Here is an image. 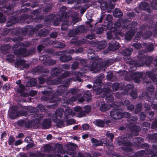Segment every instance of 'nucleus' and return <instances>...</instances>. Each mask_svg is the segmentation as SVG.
Segmentation results:
<instances>
[{"label":"nucleus","mask_w":157,"mask_h":157,"mask_svg":"<svg viewBox=\"0 0 157 157\" xmlns=\"http://www.w3.org/2000/svg\"><path fill=\"white\" fill-rule=\"evenodd\" d=\"M139 7L141 9L147 10L149 13L151 12L149 6L146 2L141 3L139 6Z\"/></svg>","instance_id":"obj_23"},{"label":"nucleus","mask_w":157,"mask_h":157,"mask_svg":"<svg viewBox=\"0 0 157 157\" xmlns=\"http://www.w3.org/2000/svg\"><path fill=\"white\" fill-rule=\"evenodd\" d=\"M19 88L18 89H17V91L20 93H22V92L24 90L25 87L22 84H20L19 86Z\"/></svg>","instance_id":"obj_45"},{"label":"nucleus","mask_w":157,"mask_h":157,"mask_svg":"<svg viewBox=\"0 0 157 157\" xmlns=\"http://www.w3.org/2000/svg\"><path fill=\"white\" fill-rule=\"evenodd\" d=\"M147 74L152 79L155 84H157V75H154L150 72H147Z\"/></svg>","instance_id":"obj_26"},{"label":"nucleus","mask_w":157,"mask_h":157,"mask_svg":"<svg viewBox=\"0 0 157 157\" xmlns=\"http://www.w3.org/2000/svg\"><path fill=\"white\" fill-rule=\"evenodd\" d=\"M142 108V105L141 104H139L137 105L135 110V112L136 113H138L140 112Z\"/></svg>","instance_id":"obj_44"},{"label":"nucleus","mask_w":157,"mask_h":157,"mask_svg":"<svg viewBox=\"0 0 157 157\" xmlns=\"http://www.w3.org/2000/svg\"><path fill=\"white\" fill-rule=\"evenodd\" d=\"M106 136L107 137L110 138L111 141H112V140L114 138V136L113 134L109 133L108 132L106 133Z\"/></svg>","instance_id":"obj_55"},{"label":"nucleus","mask_w":157,"mask_h":157,"mask_svg":"<svg viewBox=\"0 0 157 157\" xmlns=\"http://www.w3.org/2000/svg\"><path fill=\"white\" fill-rule=\"evenodd\" d=\"M52 92V90L51 88H48V90L42 92V93L44 95H49L50 93Z\"/></svg>","instance_id":"obj_50"},{"label":"nucleus","mask_w":157,"mask_h":157,"mask_svg":"<svg viewBox=\"0 0 157 157\" xmlns=\"http://www.w3.org/2000/svg\"><path fill=\"white\" fill-rule=\"evenodd\" d=\"M119 84L117 83H115L113 85V89L114 91H116L117 90L118 86Z\"/></svg>","instance_id":"obj_59"},{"label":"nucleus","mask_w":157,"mask_h":157,"mask_svg":"<svg viewBox=\"0 0 157 157\" xmlns=\"http://www.w3.org/2000/svg\"><path fill=\"white\" fill-rule=\"evenodd\" d=\"M63 21V23L64 22V18H62V17H61V18L59 19H58L55 20L53 22V24L54 25L57 26L59 24L60 21Z\"/></svg>","instance_id":"obj_39"},{"label":"nucleus","mask_w":157,"mask_h":157,"mask_svg":"<svg viewBox=\"0 0 157 157\" xmlns=\"http://www.w3.org/2000/svg\"><path fill=\"white\" fill-rule=\"evenodd\" d=\"M62 54H59L60 55H63V56L60 58V61L63 62H65L70 60L71 57L70 56L68 55L67 53V51H63L62 52Z\"/></svg>","instance_id":"obj_17"},{"label":"nucleus","mask_w":157,"mask_h":157,"mask_svg":"<svg viewBox=\"0 0 157 157\" xmlns=\"http://www.w3.org/2000/svg\"><path fill=\"white\" fill-rule=\"evenodd\" d=\"M71 42V44H74L77 46H79L84 43H86L85 39H81L78 40L77 37L72 39Z\"/></svg>","instance_id":"obj_19"},{"label":"nucleus","mask_w":157,"mask_h":157,"mask_svg":"<svg viewBox=\"0 0 157 157\" xmlns=\"http://www.w3.org/2000/svg\"><path fill=\"white\" fill-rule=\"evenodd\" d=\"M15 141V140L13 137L10 136L9 138L8 143L9 145H12L13 144L14 142Z\"/></svg>","instance_id":"obj_52"},{"label":"nucleus","mask_w":157,"mask_h":157,"mask_svg":"<svg viewBox=\"0 0 157 157\" xmlns=\"http://www.w3.org/2000/svg\"><path fill=\"white\" fill-rule=\"evenodd\" d=\"M79 60L80 62L81 63L82 67L80 68V71L78 72L77 73H75L74 74V75L77 78L76 79H74L73 80L75 81L78 80L79 82H81V80L79 78H78L83 76L84 75L83 74V73L86 72L88 71L89 68L88 67L85 66V64L86 63V60L81 59Z\"/></svg>","instance_id":"obj_5"},{"label":"nucleus","mask_w":157,"mask_h":157,"mask_svg":"<svg viewBox=\"0 0 157 157\" xmlns=\"http://www.w3.org/2000/svg\"><path fill=\"white\" fill-rule=\"evenodd\" d=\"M133 87V86L130 85L128 84L125 87V94H126L128 93V92L129 90V89L132 88Z\"/></svg>","instance_id":"obj_47"},{"label":"nucleus","mask_w":157,"mask_h":157,"mask_svg":"<svg viewBox=\"0 0 157 157\" xmlns=\"http://www.w3.org/2000/svg\"><path fill=\"white\" fill-rule=\"evenodd\" d=\"M84 27L83 25L79 26L75 29H73L70 31L69 33V35L70 36H72L75 35H76L79 33H82L84 32Z\"/></svg>","instance_id":"obj_14"},{"label":"nucleus","mask_w":157,"mask_h":157,"mask_svg":"<svg viewBox=\"0 0 157 157\" xmlns=\"http://www.w3.org/2000/svg\"><path fill=\"white\" fill-rule=\"evenodd\" d=\"M36 80L34 79H31L29 80L26 83V86L29 87L34 86L36 83Z\"/></svg>","instance_id":"obj_32"},{"label":"nucleus","mask_w":157,"mask_h":157,"mask_svg":"<svg viewBox=\"0 0 157 157\" xmlns=\"http://www.w3.org/2000/svg\"><path fill=\"white\" fill-rule=\"evenodd\" d=\"M91 141L94 146H98L101 145V141L97 140L96 139L94 138H92Z\"/></svg>","instance_id":"obj_36"},{"label":"nucleus","mask_w":157,"mask_h":157,"mask_svg":"<svg viewBox=\"0 0 157 157\" xmlns=\"http://www.w3.org/2000/svg\"><path fill=\"white\" fill-rule=\"evenodd\" d=\"M130 95L133 99H135L137 97V94L135 91H132L130 94Z\"/></svg>","instance_id":"obj_51"},{"label":"nucleus","mask_w":157,"mask_h":157,"mask_svg":"<svg viewBox=\"0 0 157 157\" xmlns=\"http://www.w3.org/2000/svg\"><path fill=\"white\" fill-rule=\"evenodd\" d=\"M71 18L72 19V22H73V24L78 22L79 20L78 15L77 13H75L74 15L72 16Z\"/></svg>","instance_id":"obj_37"},{"label":"nucleus","mask_w":157,"mask_h":157,"mask_svg":"<svg viewBox=\"0 0 157 157\" xmlns=\"http://www.w3.org/2000/svg\"><path fill=\"white\" fill-rule=\"evenodd\" d=\"M119 48V44L117 42H112L109 44V48L111 51H114Z\"/></svg>","instance_id":"obj_22"},{"label":"nucleus","mask_w":157,"mask_h":157,"mask_svg":"<svg viewBox=\"0 0 157 157\" xmlns=\"http://www.w3.org/2000/svg\"><path fill=\"white\" fill-rule=\"evenodd\" d=\"M154 88L152 86H151V88L150 89H149V88H148L147 90L149 91V93H148V94H150L151 95V96H149V97L150 98H153L155 97V94L153 92V90Z\"/></svg>","instance_id":"obj_42"},{"label":"nucleus","mask_w":157,"mask_h":157,"mask_svg":"<svg viewBox=\"0 0 157 157\" xmlns=\"http://www.w3.org/2000/svg\"><path fill=\"white\" fill-rule=\"evenodd\" d=\"M78 62H75L72 65L71 68L73 69H75L78 67Z\"/></svg>","instance_id":"obj_54"},{"label":"nucleus","mask_w":157,"mask_h":157,"mask_svg":"<svg viewBox=\"0 0 157 157\" xmlns=\"http://www.w3.org/2000/svg\"><path fill=\"white\" fill-rule=\"evenodd\" d=\"M64 114L65 117L67 118L68 116H72L75 115V113L73 112L72 110L70 107H67L65 110Z\"/></svg>","instance_id":"obj_20"},{"label":"nucleus","mask_w":157,"mask_h":157,"mask_svg":"<svg viewBox=\"0 0 157 157\" xmlns=\"http://www.w3.org/2000/svg\"><path fill=\"white\" fill-rule=\"evenodd\" d=\"M83 96L85 97L87 101H90L91 99V94L89 91H87L84 94Z\"/></svg>","instance_id":"obj_35"},{"label":"nucleus","mask_w":157,"mask_h":157,"mask_svg":"<svg viewBox=\"0 0 157 157\" xmlns=\"http://www.w3.org/2000/svg\"><path fill=\"white\" fill-rule=\"evenodd\" d=\"M63 111V109H58L53 115L52 120L54 122L58 123V125L59 127L65 126L64 121L60 120L62 116Z\"/></svg>","instance_id":"obj_3"},{"label":"nucleus","mask_w":157,"mask_h":157,"mask_svg":"<svg viewBox=\"0 0 157 157\" xmlns=\"http://www.w3.org/2000/svg\"><path fill=\"white\" fill-rule=\"evenodd\" d=\"M51 121L49 119L45 120L42 123V127L44 129H46L49 128L51 126Z\"/></svg>","instance_id":"obj_25"},{"label":"nucleus","mask_w":157,"mask_h":157,"mask_svg":"<svg viewBox=\"0 0 157 157\" xmlns=\"http://www.w3.org/2000/svg\"><path fill=\"white\" fill-rule=\"evenodd\" d=\"M104 30V29L102 27H99L96 31L97 34H100L102 33Z\"/></svg>","instance_id":"obj_53"},{"label":"nucleus","mask_w":157,"mask_h":157,"mask_svg":"<svg viewBox=\"0 0 157 157\" xmlns=\"http://www.w3.org/2000/svg\"><path fill=\"white\" fill-rule=\"evenodd\" d=\"M145 55H140L139 54V57H141V59L136 63H135V67H140L146 64L147 65H149L151 62V57L145 58L144 57Z\"/></svg>","instance_id":"obj_9"},{"label":"nucleus","mask_w":157,"mask_h":157,"mask_svg":"<svg viewBox=\"0 0 157 157\" xmlns=\"http://www.w3.org/2000/svg\"><path fill=\"white\" fill-rule=\"evenodd\" d=\"M74 111H73L74 113H75V115L76 114V113H78V115H77V116L78 117V113L81 112L82 111H81V108L79 106H77L76 107H75L74 108Z\"/></svg>","instance_id":"obj_46"},{"label":"nucleus","mask_w":157,"mask_h":157,"mask_svg":"<svg viewBox=\"0 0 157 157\" xmlns=\"http://www.w3.org/2000/svg\"><path fill=\"white\" fill-rule=\"evenodd\" d=\"M56 44H57L58 46H57V47H58L59 48H63L64 46L65 45L64 43H60L59 42H57Z\"/></svg>","instance_id":"obj_64"},{"label":"nucleus","mask_w":157,"mask_h":157,"mask_svg":"<svg viewBox=\"0 0 157 157\" xmlns=\"http://www.w3.org/2000/svg\"><path fill=\"white\" fill-rule=\"evenodd\" d=\"M95 37L94 34L91 33L87 35L86 36V38L89 39H92L94 38Z\"/></svg>","instance_id":"obj_63"},{"label":"nucleus","mask_w":157,"mask_h":157,"mask_svg":"<svg viewBox=\"0 0 157 157\" xmlns=\"http://www.w3.org/2000/svg\"><path fill=\"white\" fill-rule=\"evenodd\" d=\"M38 108L42 111L45 110V109L44 107L42 105L38 104L37 105Z\"/></svg>","instance_id":"obj_62"},{"label":"nucleus","mask_w":157,"mask_h":157,"mask_svg":"<svg viewBox=\"0 0 157 157\" xmlns=\"http://www.w3.org/2000/svg\"><path fill=\"white\" fill-rule=\"evenodd\" d=\"M132 51V49L130 48L126 49L124 51L122 52V54L125 56L124 58V61L126 63L130 65L134 63V61L132 60V59L130 58L129 56L131 54Z\"/></svg>","instance_id":"obj_10"},{"label":"nucleus","mask_w":157,"mask_h":157,"mask_svg":"<svg viewBox=\"0 0 157 157\" xmlns=\"http://www.w3.org/2000/svg\"><path fill=\"white\" fill-rule=\"evenodd\" d=\"M61 70L57 68H55L52 70L51 71V75L53 76L58 75L61 71Z\"/></svg>","instance_id":"obj_31"},{"label":"nucleus","mask_w":157,"mask_h":157,"mask_svg":"<svg viewBox=\"0 0 157 157\" xmlns=\"http://www.w3.org/2000/svg\"><path fill=\"white\" fill-rule=\"evenodd\" d=\"M147 152H146L144 151H141L136 152L135 155L137 157H142L144 156L145 154H147Z\"/></svg>","instance_id":"obj_38"},{"label":"nucleus","mask_w":157,"mask_h":157,"mask_svg":"<svg viewBox=\"0 0 157 157\" xmlns=\"http://www.w3.org/2000/svg\"><path fill=\"white\" fill-rule=\"evenodd\" d=\"M88 57L90 59H92V61H90V64L91 65L89 67L90 70L93 71L94 73H97L101 69V67H104L109 65L108 63H106L105 62H104L102 63L101 64L97 63L98 62V60H94L93 59L92 56H91L90 57V56H88Z\"/></svg>","instance_id":"obj_2"},{"label":"nucleus","mask_w":157,"mask_h":157,"mask_svg":"<svg viewBox=\"0 0 157 157\" xmlns=\"http://www.w3.org/2000/svg\"><path fill=\"white\" fill-rule=\"evenodd\" d=\"M66 10V7L63 6L60 9L59 13L62 18H64V22L61 25V29L63 30H65L67 29L68 26V22L67 18V14L65 12Z\"/></svg>","instance_id":"obj_8"},{"label":"nucleus","mask_w":157,"mask_h":157,"mask_svg":"<svg viewBox=\"0 0 157 157\" xmlns=\"http://www.w3.org/2000/svg\"><path fill=\"white\" fill-rule=\"evenodd\" d=\"M102 84V83L101 80L96 79L94 83L93 90L95 91H97V94L101 95L102 97L106 96L105 100L108 102H112L114 100V98L112 95L110 94L112 91L109 89L106 88H105L102 90L100 88Z\"/></svg>","instance_id":"obj_1"},{"label":"nucleus","mask_w":157,"mask_h":157,"mask_svg":"<svg viewBox=\"0 0 157 157\" xmlns=\"http://www.w3.org/2000/svg\"><path fill=\"white\" fill-rule=\"evenodd\" d=\"M133 46L136 48L137 49H140L141 47V44L139 43H136L132 45Z\"/></svg>","instance_id":"obj_60"},{"label":"nucleus","mask_w":157,"mask_h":157,"mask_svg":"<svg viewBox=\"0 0 157 157\" xmlns=\"http://www.w3.org/2000/svg\"><path fill=\"white\" fill-rule=\"evenodd\" d=\"M49 33V31L48 30H45L43 31H40L39 33V35L40 36H45Z\"/></svg>","instance_id":"obj_41"},{"label":"nucleus","mask_w":157,"mask_h":157,"mask_svg":"<svg viewBox=\"0 0 157 157\" xmlns=\"http://www.w3.org/2000/svg\"><path fill=\"white\" fill-rule=\"evenodd\" d=\"M69 81L68 80L67 81H64L63 82V85L60 86L58 87L57 91L56 93V95L57 96L61 95L62 94V93L63 92V95L64 93L66 91V88L68 86L69 83Z\"/></svg>","instance_id":"obj_12"},{"label":"nucleus","mask_w":157,"mask_h":157,"mask_svg":"<svg viewBox=\"0 0 157 157\" xmlns=\"http://www.w3.org/2000/svg\"><path fill=\"white\" fill-rule=\"evenodd\" d=\"M25 63V61L23 60L17 61L15 63V67L17 68L19 67L20 70H22L23 68L28 66V65L26 64Z\"/></svg>","instance_id":"obj_18"},{"label":"nucleus","mask_w":157,"mask_h":157,"mask_svg":"<svg viewBox=\"0 0 157 157\" xmlns=\"http://www.w3.org/2000/svg\"><path fill=\"white\" fill-rule=\"evenodd\" d=\"M19 45H22L23 48H21L19 47H17V45H14L13 48V49L14 50L15 54L17 55L19 57V56L21 57L25 56L32 54V53H27V51L24 47V44L23 43H20Z\"/></svg>","instance_id":"obj_7"},{"label":"nucleus","mask_w":157,"mask_h":157,"mask_svg":"<svg viewBox=\"0 0 157 157\" xmlns=\"http://www.w3.org/2000/svg\"><path fill=\"white\" fill-rule=\"evenodd\" d=\"M105 124V122L102 120L98 119L95 121V125L98 127H103L104 126Z\"/></svg>","instance_id":"obj_33"},{"label":"nucleus","mask_w":157,"mask_h":157,"mask_svg":"<svg viewBox=\"0 0 157 157\" xmlns=\"http://www.w3.org/2000/svg\"><path fill=\"white\" fill-rule=\"evenodd\" d=\"M85 111H82L79 113L78 115V117H83L86 113H89L91 110V108L89 105H86L85 107Z\"/></svg>","instance_id":"obj_24"},{"label":"nucleus","mask_w":157,"mask_h":157,"mask_svg":"<svg viewBox=\"0 0 157 157\" xmlns=\"http://www.w3.org/2000/svg\"><path fill=\"white\" fill-rule=\"evenodd\" d=\"M70 74V72H66L63 74L62 77H59L57 78V80H52L51 81L48 80L46 81L47 82L48 84L49 85H53L59 84L62 81L63 79L64 78L66 77L69 75Z\"/></svg>","instance_id":"obj_11"},{"label":"nucleus","mask_w":157,"mask_h":157,"mask_svg":"<svg viewBox=\"0 0 157 157\" xmlns=\"http://www.w3.org/2000/svg\"><path fill=\"white\" fill-rule=\"evenodd\" d=\"M75 121L73 119L67 120L66 121L67 125H70L75 123Z\"/></svg>","instance_id":"obj_48"},{"label":"nucleus","mask_w":157,"mask_h":157,"mask_svg":"<svg viewBox=\"0 0 157 157\" xmlns=\"http://www.w3.org/2000/svg\"><path fill=\"white\" fill-rule=\"evenodd\" d=\"M34 116L36 119L41 118L43 117V115L42 114H39L38 113H35Z\"/></svg>","instance_id":"obj_58"},{"label":"nucleus","mask_w":157,"mask_h":157,"mask_svg":"<svg viewBox=\"0 0 157 157\" xmlns=\"http://www.w3.org/2000/svg\"><path fill=\"white\" fill-rule=\"evenodd\" d=\"M113 14L115 17H120L123 15L122 13L119 9H116L113 11Z\"/></svg>","instance_id":"obj_30"},{"label":"nucleus","mask_w":157,"mask_h":157,"mask_svg":"<svg viewBox=\"0 0 157 157\" xmlns=\"http://www.w3.org/2000/svg\"><path fill=\"white\" fill-rule=\"evenodd\" d=\"M56 63V61L54 60L50 59L46 60L43 62V63L45 65H52Z\"/></svg>","instance_id":"obj_34"},{"label":"nucleus","mask_w":157,"mask_h":157,"mask_svg":"<svg viewBox=\"0 0 157 157\" xmlns=\"http://www.w3.org/2000/svg\"><path fill=\"white\" fill-rule=\"evenodd\" d=\"M17 123L20 126H23L25 124V122L23 120H20L18 121Z\"/></svg>","instance_id":"obj_61"},{"label":"nucleus","mask_w":157,"mask_h":157,"mask_svg":"<svg viewBox=\"0 0 157 157\" xmlns=\"http://www.w3.org/2000/svg\"><path fill=\"white\" fill-rule=\"evenodd\" d=\"M150 32H148L147 33H144L143 35H142V32H139L136 34V37L137 38V40H138L140 39V37L141 36H143L144 38H147L149 37L152 34L153 35L157 34V22L156 23V25L154 28L152 27H149Z\"/></svg>","instance_id":"obj_6"},{"label":"nucleus","mask_w":157,"mask_h":157,"mask_svg":"<svg viewBox=\"0 0 157 157\" xmlns=\"http://www.w3.org/2000/svg\"><path fill=\"white\" fill-rule=\"evenodd\" d=\"M25 113L23 111H21L19 113L17 111H13L9 114V117L10 118L14 119L19 116H25Z\"/></svg>","instance_id":"obj_16"},{"label":"nucleus","mask_w":157,"mask_h":157,"mask_svg":"<svg viewBox=\"0 0 157 157\" xmlns=\"http://www.w3.org/2000/svg\"><path fill=\"white\" fill-rule=\"evenodd\" d=\"M138 119V117L137 116H132L130 118L128 119V121H129L130 120H132V123L134 122V121H136Z\"/></svg>","instance_id":"obj_57"},{"label":"nucleus","mask_w":157,"mask_h":157,"mask_svg":"<svg viewBox=\"0 0 157 157\" xmlns=\"http://www.w3.org/2000/svg\"><path fill=\"white\" fill-rule=\"evenodd\" d=\"M123 24H125L127 25V26H129L128 25L127 21H124L122 20L121 23H120V21H119V22H115L114 24L115 29V30H114V31L113 32L111 31L108 32L107 33V39H110L112 37L113 33L115 35L118 34L123 36L124 34V33H122L120 32L119 29H117V28H119L120 26L123 25Z\"/></svg>","instance_id":"obj_4"},{"label":"nucleus","mask_w":157,"mask_h":157,"mask_svg":"<svg viewBox=\"0 0 157 157\" xmlns=\"http://www.w3.org/2000/svg\"><path fill=\"white\" fill-rule=\"evenodd\" d=\"M134 31V29H133L128 32L125 35V39L128 40H131L135 34Z\"/></svg>","instance_id":"obj_28"},{"label":"nucleus","mask_w":157,"mask_h":157,"mask_svg":"<svg viewBox=\"0 0 157 157\" xmlns=\"http://www.w3.org/2000/svg\"><path fill=\"white\" fill-rule=\"evenodd\" d=\"M142 75L141 73H135L133 74L132 77L134 78L136 82H139L140 81V78L141 77Z\"/></svg>","instance_id":"obj_27"},{"label":"nucleus","mask_w":157,"mask_h":157,"mask_svg":"<svg viewBox=\"0 0 157 157\" xmlns=\"http://www.w3.org/2000/svg\"><path fill=\"white\" fill-rule=\"evenodd\" d=\"M91 42L92 44H98V47L99 49H102L104 48L107 44L105 40L99 42L98 43L97 42H95L94 41H91Z\"/></svg>","instance_id":"obj_21"},{"label":"nucleus","mask_w":157,"mask_h":157,"mask_svg":"<svg viewBox=\"0 0 157 157\" xmlns=\"http://www.w3.org/2000/svg\"><path fill=\"white\" fill-rule=\"evenodd\" d=\"M132 134L135 136L137 135L138 132L140 130V128L138 126H133L131 128Z\"/></svg>","instance_id":"obj_29"},{"label":"nucleus","mask_w":157,"mask_h":157,"mask_svg":"<svg viewBox=\"0 0 157 157\" xmlns=\"http://www.w3.org/2000/svg\"><path fill=\"white\" fill-rule=\"evenodd\" d=\"M151 5L153 8L157 10V1L154 0L151 3Z\"/></svg>","instance_id":"obj_49"},{"label":"nucleus","mask_w":157,"mask_h":157,"mask_svg":"<svg viewBox=\"0 0 157 157\" xmlns=\"http://www.w3.org/2000/svg\"><path fill=\"white\" fill-rule=\"evenodd\" d=\"M6 60L10 62H13L14 60V57L12 55H10L7 56Z\"/></svg>","instance_id":"obj_40"},{"label":"nucleus","mask_w":157,"mask_h":157,"mask_svg":"<svg viewBox=\"0 0 157 157\" xmlns=\"http://www.w3.org/2000/svg\"><path fill=\"white\" fill-rule=\"evenodd\" d=\"M124 94H125L124 93H123L121 92H120V93H117L116 94L115 97L117 98H121V96H122L123 95H124Z\"/></svg>","instance_id":"obj_56"},{"label":"nucleus","mask_w":157,"mask_h":157,"mask_svg":"<svg viewBox=\"0 0 157 157\" xmlns=\"http://www.w3.org/2000/svg\"><path fill=\"white\" fill-rule=\"evenodd\" d=\"M117 103H115V105L116 106H118L121 105H127L129 104L130 103V101L128 100H126L124 101V103L122 102L121 103H120V104H117Z\"/></svg>","instance_id":"obj_43"},{"label":"nucleus","mask_w":157,"mask_h":157,"mask_svg":"<svg viewBox=\"0 0 157 157\" xmlns=\"http://www.w3.org/2000/svg\"><path fill=\"white\" fill-rule=\"evenodd\" d=\"M111 117L115 119H120L123 117L122 110L119 109H114L110 113Z\"/></svg>","instance_id":"obj_13"},{"label":"nucleus","mask_w":157,"mask_h":157,"mask_svg":"<svg viewBox=\"0 0 157 157\" xmlns=\"http://www.w3.org/2000/svg\"><path fill=\"white\" fill-rule=\"evenodd\" d=\"M97 105L102 112H105L109 109V106L105 105L104 102L101 101L97 103Z\"/></svg>","instance_id":"obj_15"}]
</instances>
